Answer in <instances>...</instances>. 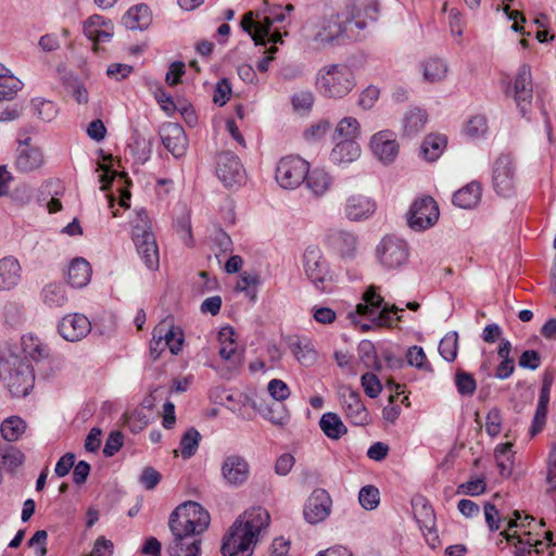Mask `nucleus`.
<instances>
[{"instance_id":"1","label":"nucleus","mask_w":556,"mask_h":556,"mask_svg":"<svg viewBox=\"0 0 556 556\" xmlns=\"http://www.w3.org/2000/svg\"><path fill=\"white\" fill-rule=\"evenodd\" d=\"M269 513L263 507L245 510L231 526L225 536L222 553L224 556H251L262 533L269 526Z\"/></svg>"},{"instance_id":"2","label":"nucleus","mask_w":556,"mask_h":556,"mask_svg":"<svg viewBox=\"0 0 556 556\" xmlns=\"http://www.w3.org/2000/svg\"><path fill=\"white\" fill-rule=\"evenodd\" d=\"M378 13V3L370 1L363 7L356 4L346 5V8L328 18L323 26V30L316 36L320 42L332 43L333 41L358 40L361 33L367 26L364 17L376 20Z\"/></svg>"},{"instance_id":"3","label":"nucleus","mask_w":556,"mask_h":556,"mask_svg":"<svg viewBox=\"0 0 556 556\" xmlns=\"http://www.w3.org/2000/svg\"><path fill=\"white\" fill-rule=\"evenodd\" d=\"M378 290L376 286L368 287L363 294L364 302L357 304L355 311L348 314L351 323L363 332L372 328L393 327L402 321L399 313L404 309L395 304H384Z\"/></svg>"},{"instance_id":"4","label":"nucleus","mask_w":556,"mask_h":556,"mask_svg":"<svg viewBox=\"0 0 556 556\" xmlns=\"http://www.w3.org/2000/svg\"><path fill=\"white\" fill-rule=\"evenodd\" d=\"M355 85L353 70L342 63L323 66L315 77V87L326 99H343L354 89Z\"/></svg>"},{"instance_id":"5","label":"nucleus","mask_w":556,"mask_h":556,"mask_svg":"<svg viewBox=\"0 0 556 556\" xmlns=\"http://www.w3.org/2000/svg\"><path fill=\"white\" fill-rule=\"evenodd\" d=\"M3 382L12 396L24 397L34 388L35 376L31 366L18 355H0V382Z\"/></svg>"},{"instance_id":"6","label":"nucleus","mask_w":556,"mask_h":556,"mask_svg":"<svg viewBox=\"0 0 556 556\" xmlns=\"http://www.w3.org/2000/svg\"><path fill=\"white\" fill-rule=\"evenodd\" d=\"M303 267L306 277L317 290L329 291L333 275L328 261L318 247L306 248L303 253Z\"/></svg>"},{"instance_id":"7","label":"nucleus","mask_w":556,"mask_h":556,"mask_svg":"<svg viewBox=\"0 0 556 556\" xmlns=\"http://www.w3.org/2000/svg\"><path fill=\"white\" fill-rule=\"evenodd\" d=\"M309 164L300 156L288 155L277 164L275 178L283 189H295L304 182Z\"/></svg>"},{"instance_id":"8","label":"nucleus","mask_w":556,"mask_h":556,"mask_svg":"<svg viewBox=\"0 0 556 556\" xmlns=\"http://www.w3.org/2000/svg\"><path fill=\"white\" fill-rule=\"evenodd\" d=\"M516 164L508 153L500 154L493 163L492 184L495 192L502 197H510L516 187Z\"/></svg>"},{"instance_id":"9","label":"nucleus","mask_w":556,"mask_h":556,"mask_svg":"<svg viewBox=\"0 0 556 556\" xmlns=\"http://www.w3.org/2000/svg\"><path fill=\"white\" fill-rule=\"evenodd\" d=\"M379 263L387 269H396L408 260L406 242L396 237H384L376 249Z\"/></svg>"},{"instance_id":"10","label":"nucleus","mask_w":556,"mask_h":556,"mask_svg":"<svg viewBox=\"0 0 556 556\" xmlns=\"http://www.w3.org/2000/svg\"><path fill=\"white\" fill-rule=\"evenodd\" d=\"M440 212L437 202L431 197L417 199L408 212V226L422 231L432 227L439 219Z\"/></svg>"},{"instance_id":"11","label":"nucleus","mask_w":556,"mask_h":556,"mask_svg":"<svg viewBox=\"0 0 556 556\" xmlns=\"http://www.w3.org/2000/svg\"><path fill=\"white\" fill-rule=\"evenodd\" d=\"M220 475L226 485L239 488L250 478V465L245 457L235 453L228 454L223 458Z\"/></svg>"},{"instance_id":"12","label":"nucleus","mask_w":556,"mask_h":556,"mask_svg":"<svg viewBox=\"0 0 556 556\" xmlns=\"http://www.w3.org/2000/svg\"><path fill=\"white\" fill-rule=\"evenodd\" d=\"M332 509V498L325 489H315L306 500L303 516L306 522L317 525L326 520Z\"/></svg>"},{"instance_id":"13","label":"nucleus","mask_w":556,"mask_h":556,"mask_svg":"<svg viewBox=\"0 0 556 556\" xmlns=\"http://www.w3.org/2000/svg\"><path fill=\"white\" fill-rule=\"evenodd\" d=\"M216 175L227 188L239 186L244 180L242 164L232 152H222L217 155Z\"/></svg>"},{"instance_id":"14","label":"nucleus","mask_w":556,"mask_h":556,"mask_svg":"<svg viewBox=\"0 0 556 556\" xmlns=\"http://www.w3.org/2000/svg\"><path fill=\"white\" fill-rule=\"evenodd\" d=\"M514 99L520 113L525 116L533 98L532 74L528 64H522L514 80Z\"/></svg>"},{"instance_id":"15","label":"nucleus","mask_w":556,"mask_h":556,"mask_svg":"<svg viewBox=\"0 0 556 556\" xmlns=\"http://www.w3.org/2000/svg\"><path fill=\"white\" fill-rule=\"evenodd\" d=\"M377 210L376 202L364 194L349 195L343 204V214L350 222H363L370 218Z\"/></svg>"},{"instance_id":"16","label":"nucleus","mask_w":556,"mask_h":556,"mask_svg":"<svg viewBox=\"0 0 556 556\" xmlns=\"http://www.w3.org/2000/svg\"><path fill=\"white\" fill-rule=\"evenodd\" d=\"M61 337L68 342H77L91 331L90 320L83 314H68L58 325Z\"/></svg>"},{"instance_id":"17","label":"nucleus","mask_w":556,"mask_h":556,"mask_svg":"<svg viewBox=\"0 0 556 556\" xmlns=\"http://www.w3.org/2000/svg\"><path fill=\"white\" fill-rule=\"evenodd\" d=\"M160 136L165 149L175 157L185 154L188 147V139L185 129L177 123H165L160 128Z\"/></svg>"},{"instance_id":"18","label":"nucleus","mask_w":556,"mask_h":556,"mask_svg":"<svg viewBox=\"0 0 556 556\" xmlns=\"http://www.w3.org/2000/svg\"><path fill=\"white\" fill-rule=\"evenodd\" d=\"M413 507L415 509L416 521L424 532L429 545L434 548L439 544V536L433 531L435 515L432 507L422 497L415 498L413 501Z\"/></svg>"},{"instance_id":"19","label":"nucleus","mask_w":556,"mask_h":556,"mask_svg":"<svg viewBox=\"0 0 556 556\" xmlns=\"http://www.w3.org/2000/svg\"><path fill=\"white\" fill-rule=\"evenodd\" d=\"M370 148L374 155L382 163H392L399 154V143L395 135L390 130H382L375 134L370 140Z\"/></svg>"},{"instance_id":"20","label":"nucleus","mask_w":556,"mask_h":556,"mask_svg":"<svg viewBox=\"0 0 556 556\" xmlns=\"http://www.w3.org/2000/svg\"><path fill=\"white\" fill-rule=\"evenodd\" d=\"M330 248L345 261H352L358 252V238L346 230H332L327 236Z\"/></svg>"},{"instance_id":"21","label":"nucleus","mask_w":556,"mask_h":556,"mask_svg":"<svg viewBox=\"0 0 556 556\" xmlns=\"http://www.w3.org/2000/svg\"><path fill=\"white\" fill-rule=\"evenodd\" d=\"M218 341L220 344L218 354L229 368L237 369L243 361V353L238 348L235 339V331L231 327H223L218 332Z\"/></svg>"},{"instance_id":"22","label":"nucleus","mask_w":556,"mask_h":556,"mask_svg":"<svg viewBox=\"0 0 556 556\" xmlns=\"http://www.w3.org/2000/svg\"><path fill=\"white\" fill-rule=\"evenodd\" d=\"M283 20V13H273V17L265 16L262 22H254L253 12H248L242 17L241 27L252 37L257 46V43H263L265 37L269 35L273 23L282 22Z\"/></svg>"},{"instance_id":"23","label":"nucleus","mask_w":556,"mask_h":556,"mask_svg":"<svg viewBox=\"0 0 556 556\" xmlns=\"http://www.w3.org/2000/svg\"><path fill=\"white\" fill-rule=\"evenodd\" d=\"M342 406L346 419L355 426H366L370 421V416L361 400V395L352 390L343 394Z\"/></svg>"},{"instance_id":"24","label":"nucleus","mask_w":556,"mask_h":556,"mask_svg":"<svg viewBox=\"0 0 556 556\" xmlns=\"http://www.w3.org/2000/svg\"><path fill=\"white\" fill-rule=\"evenodd\" d=\"M154 338H157L156 345L163 344L175 355L180 352L184 343L182 332L166 320L154 328Z\"/></svg>"},{"instance_id":"25","label":"nucleus","mask_w":556,"mask_h":556,"mask_svg":"<svg viewBox=\"0 0 556 556\" xmlns=\"http://www.w3.org/2000/svg\"><path fill=\"white\" fill-rule=\"evenodd\" d=\"M172 535L173 541L168 545L170 556H200V536L184 533H172Z\"/></svg>"},{"instance_id":"26","label":"nucleus","mask_w":556,"mask_h":556,"mask_svg":"<svg viewBox=\"0 0 556 556\" xmlns=\"http://www.w3.org/2000/svg\"><path fill=\"white\" fill-rule=\"evenodd\" d=\"M22 279V267L14 256L0 260V291L13 290Z\"/></svg>"},{"instance_id":"27","label":"nucleus","mask_w":556,"mask_h":556,"mask_svg":"<svg viewBox=\"0 0 556 556\" xmlns=\"http://www.w3.org/2000/svg\"><path fill=\"white\" fill-rule=\"evenodd\" d=\"M481 194V185L477 181H471L454 193L453 203L460 208L471 210L480 202Z\"/></svg>"},{"instance_id":"28","label":"nucleus","mask_w":556,"mask_h":556,"mask_svg":"<svg viewBox=\"0 0 556 556\" xmlns=\"http://www.w3.org/2000/svg\"><path fill=\"white\" fill-rule=\"evenodd\" d=\"M43 164V155L39 148L25 144L18 149L15 166L20 172L28 173Z\"/></svg>"},{"instance_id":"29","label":"nucleus","mask_w":556,"mask_h":556,"mask_svg":"<svg viewBox=\"0 0 556 556\" xmlns=\"http://www.w3.org/2000/svg\"><path fill=\"white\" fill-rule=\"evenodd\" d=\"M152 22L151 11L146 4L131 7L123 16V24L131 30H142L149 27Z\"/></svg>"},{"instance_id":"30","label":"nucleus","mask_w":556,"mask_h":556,"mask_svg":"<svg viewBox=\"0 0 556 556\" xmlns=\"http://www.w3.org/2000/svg\"><path fill=\"white\" fill-rule=\"evenodd\" d=\"M304 182L315 198H321L329 191L332 185V178L326 170L315 168L307 172Z\"/></svg>"},{"instance_id":"31","label":"nucleus","mask_w":556,"mask_h":556,"mask_svg":"<svg viewBox=\"0 0 556 556\" xmlns=\"http://www.w3.org/2000/svg\"><path fill=\"white\" fill-rule=\"evenodd\" d=\"M91 266L83 257L73 260L68 266L67 280L74 288H83L88 285L91 279Z\"/></svg>"},{"instance_id":"32","label":"nucleus","mask_w":556,"mask_h":556,"mask_svg":"<svg viewBox=\"0 0 556 556\" xmlns=\"http://www.w3.org/2000/svg\"><path fill=\"white\" fill-rule=\"evenodd\" d=\"M135 245L147 268L156 270L160 265V255L154 235H148L144 240L135 242Z\"/></svg>"},{"instance_id":"33","label":"nucleus","mask_w":556,"mask_h":556,"mask_svg":"<svg viewBox=\"0 0 556 556\" xmlns=\"http://www.w3.org/2000/svg\"><path fill=\"white\" fill-rule=\"evenodd\" d=\"M361 155V147L355 140H340L330 153L334 164H348L357 160Z\"/></svg>"},{"instance_id":"34","label":"nucleus","mask_w":556,"mask_h":556,"mask_svg":"<svg viewBox=\"0 0 556 556\" xmlns=\"http://www.w3.org/2000/svg\"><path fill=\"white\" fill-rule=\"evenodd\" d=\"M428 122V115L425 110L420 108H413L408 110L402 122L403 136L414 137L424 130Z\"/></svg>"},{"instance_id":"35","label":"nucleus","mask_w":556,"mask_h":556,"mask_svg":"<svg viewBox=\"0 0 556 556\" xmlns=\"http://www.w3.org/2000/svg\"><path fill=\"white\" fill-rule=\"evenodd\" d=\"M319 427L324 434L330 440H339L348 432V428L340 416L332 412L323 414L319 419Z\"/></svg>"},{"instance_id":"36","label":"nucleus","mask_w":556,"mask_h":556,"mask_svg":"<svg viewBox=\"0 0 556 556\" xmlns=\"http://www.w3.org/2000/svg\"><path fill=\"white\" fill-rule=\"evenodd\" d=\"M178 511L186 513L189 518L200 530H207L211 521L208 511L199 503L188 501L176 507Z\"/></svg>"},{"instance_id":"37","label":"nucleus","mask_w":556,"mask_h":556,"mask_svg":"<svg viewBox=\"0 0 556 556\" xmlns=\"http://www.w3.org/2000/svg\"><path fill=\"white\" fill-rule=\"evenodd\" d=\"M168 527L172 533H184L200 536L205 530H200L193 521L186 517V513H180L176 508L169 516Z\"/></svg>"},{"instance_id":"38","label":"nucleus","mask_w":556,"mask_h":556,"mask_svg":"<svg viewBox=\"0 0 556 556\" xmlns=\"http://www.w3.org/2000/svg\"><path fill=\"white\" fill-rule=\"evenodd\" d=\"M22 87L23 83L0 65V102L13 100Z\"/></svg>"},{"instance_id":"39","label":"nucleus","mask_w":556,"mask_h":556,"mask_svg":"<svg viewBox=\"0 0 556 556\" xmlns=\"http://www.w3.org/2000/svg\"><path fill=\"white\" fill-rule=\"evenodd\" d=\"M22 350L26 357L38 362L49 356V348L36 336L25 334L22 337Z\"/></svg>"},{"instance_id":"40","label":"nucleus","mask_w":556,"mask_h":556,"mask_svg":"<svg viewBox=\"0 0 556 556\" xmlns=\"http://www.w3.org/2000/svg\"><path fill=\"white\" fill-rule=\"evenodd\" d=\"M448 72L447 64L439 58H430L422 63L424 79L428 83H439L443 80Z\"/></svg>"},{"instance_id":"41","label":"nucleus","mask_w":556,"mask_h":556,"mask_svg":"<svg viewBox=\"0 0 556 556\" xmlns=\"http://www.w3.org/2000/svg\"><path fill=\"white\" fill-rule=\"evenodd\" d=\"M41 299L49 307H62L67 302L65 287L62 283H49L43 287Z\"/></svg>"},{"instance_id":"42","label":"nucleus","mask_w":556,"mask_h":556,"mask_svg":"<svg viewBox=\"0 0 556 556\" xmlns=\"http://www.w3.org/2000/svg\"><path fill=\"white\" fill-rule=\"evenodd\" d=\"M104 24L102 16L93 15L85 22L84 33L94 43L105 42L111 38L112 34L106 29L100 28Z\"/></svg>"},{"instance_id":"43","label":"nucleus","mask_w":556,"mask_h":556,"mask_svg":"<svg viewBox=\"0 0 556 556\" xmlns=\"http://www.w3.org/2000/svg\"><path fill=\"white\" fill-rule=\"evenodd\" d=\"M446 146V138L441 135H429L421 144V154L429 162L435 161Z\"/></svg>"},{"instance_id":"44","label":"nucleus","mask_w":556,"mask_h":556,"mask_svg":"<svg viewBox=\"0 0 556 556\" xmlns=\"http://www.w3.org/2000/svg\"><path fill=\"white\" fill-rule=\"evenodd\" d=\"M513 444L507 442L503 444H498L494 450V457L496 460V465L500 470V475L503 477H508L513 471L514 456L511 453Z\"/></svg>"},{"instance_id":"45","label":"nucleus","mask_w":556,"mask_h":556,"mask_svg":"<svg viewBox=\"0 0 556 556\" xmlns=\"http://www.w3.org/2000/svg\"><path fill=\"white\" fill-rule=\"evenodd\" d=\"M26 429L25 421L17 417L11 416L4 419L0 426V433L8 442H14L20 439Z\"/></svg>"},{"instance_id":"46","label":"nucleus","mask_w":556,"mask_h":556,"mask_svg":"<svg viewBox=\"0 0 556 556\" xmlns=\"http://www.w3.org/2000/svg\"><path fill=\"white\" fill-rule=\"evenodd\" d=\"M359 134V123L355 117H343L334 130L336 140H355Z\"/></svg>"},{"instance_id":"47","label":"nucleus","mask_w":556,"mask_h":556,"mask_svg":"<svg viewBox=\"0 0 556 556\" xmlns=\"http://www.w3.org/2000/svg\"><path fill=\"white\" fill-rule=\"evenodd\" d=\"M24 462V454L14 446H0V468L13 471Z\"/></svg>"},{"instance_id":"48","label":"nucleus","mask_w":556,"mask_h":556,"mask_svg":"<svg viewBox=\"0 0 556 556\" xmlns=\"http://www.w3.org/2000/svg\"><path fill=\"white\" fill-rule=\"evenodd\" d=\"M131 227L134 242L144 240L148 235H154L151 231V222L144 210H139L136 212V217L131 222Z\"/></svg>"},{"instance_id":"49","label":"nucleus","mask_w":556,"mask_h":556,"mask_svg":"<svg viewBox=\"0 0 556 556\" xmlns=\"http://www.w3.org/2000/svg\"><path fill=\"white\" fill-rule=\"evenodd\" d=\"M201 435L194 428L188 429L180 440V454L184 459L191 458L199 448Z\"/></svg>"},{"instance_id":"50","label":"nucleus","mask_w":556,"mask_h":556,"mask_svg":"<svg viewBox=\"0 0 556 556\" xmlns=\"http://www.w3.org/2000/svg\"><path fill=\"white\" fill-rule=\"evenodd\" d=\"M3 320L11 328H17L25 321V313L22 304L17 302H8L3 306Z\"/></svg>"},{"instance_id":"51","label":"nucleus","mask_w":556,"mask_h":556,"mask_svg":"<svg viewBox=\"0 0 556 556\" xmlns=\"http://www.w3.org/2000/svg\"><path fill=\"white\" fill-rule=\"evenodd\" d=\"M458 334L456 331L447 332L440 341L439 353L447 362H453L457 356Z\"/></svg>"},{"instance_id":"52","label":"nucleus","mask_w":556,"mask_h":556,"mask_svg":"<svg viewBox=\"0 0 556 556\" xmlns=\"http://www.w3.org/2000/svg\"><path fill=\"white\" fill-rule=\"evenodd\" d=\"M31 105L38 117L45 122H50L58 115V108L54 102L50 100L35 99Z\"/></svg>"},{"instance_id":"53","label":"nucleus","mask_w":556,"mask_h":556,"mask_svg":"<svg viewBox=\"0 0 556 556\" xmlns=\"http://www.w3.org/2000/svg\"><path fill=\"white\" fill-rule=\"evenodd\" d=\"M465 134L470 138H480L488 131V121L484 115H475L466 124Z\"/></svg>"},{"instance_id":"54","label":"nucleus","mask_w":556,"mask_h":556,"mask_svg":"<svg viewBox=\"0 0 556 556\" xmlns=\"http://www.w3.org/2000/svg\"><path fill=\"white\" fill-rule=\"evenodd\" d=\"M358 501L363 508L375 509L380 501L379 490L374 485H366L359 490Z\"/></svg>"},{"instance_id":"55","label":"nucleus","mask_w":556,"mask_h":556,"mask_svg":"<svg viewBox=\"0 0 556 556\" xmlns=\"http://www.w3.org/2000/svg\"><path fill=\"white\" fill-rule=\"evenodd\" d=\"M315 97L309 90L300 91L293 94L291 102L298 113H308L314 104Z\"/></svg>"},{"instance_id":"56","label":"nucleus","mask_w":556,"mask_h":556,"mask_svg":"<svg viewBox=\"0 0 556 556\" xmlns=\"http://www.w3.org/2000/svg\"><path fill=\"white\" fill-rule=\"evenodd\" d=\"M501 535H503L508 542H514V544L516 546L515 556H529V554L531 553V549H530L531 546H535L536 547L535 552L540 553L539 546L542 545L541 541H536L533 544L530 542H527V546H526L523 544L522 539L519 535H517L516 533L510 534L507 531H503L501 533Z\"/></svg>"},{"instance_id":"57","label":"nucleus","mask_w":556,"mask_h":556,"mask_svg":"<svg viewBox=\"0 0 556 556\" xmlns=\"http://www.w3.org/2000/svg\"><path fill=\"white\" fill-rule=\"evenodd\" d=\"M262 415L265 419L278 427H283L290 421V415L282 406H270Z\"/></svg>"},{"instance_id":"58","label":"nucleus","mask_w":556,"mask_h":556,"mask_svg":"<svg viewBox=\"0 0 556 556\" xmlns=\"http://www.w3.org/2000/svg\"><path fill=\"white\" fill-rule=\"evenodd\" d=\"M455 383L457 391L462 395H472L477 388L473 377L465 371H458L456 374Z\"/></svg>"},{"instance_id":"59","label":"nucleus","mask_w":556,"mask_h":556,"mask_svg":"<svg viewBox=\"0 0 556 556\" xmlns=\"http://www.w3.org/2000/svg\"><path fill=\"white\" fill-rule=\"evenodd\" d=\"M361 380L367 396L375 399L381 393L382 384L375 374L366 372Z\"/></svg>"},{"instance_id":"60","label":"nucleus","mask_w":556,"mask_h":556,"mask_svg":"<svg viewBox=\"0 0 556 556\" xmlns=\"http://www.w3.org/2000/svg\"><path fill=\"white\" fill-rule=\"evenodd\" d=\"M330 129V123L326 119H321L313 125H311L305 131H304V138L307 141H318L323 139L326 134Z\"/></svg>"},{"instance_id":"61","label":"nucleus","mask_w":556,"mask_h":556,"mask_svg":"<svg viewBox=\"0 0 556 556\" xmlns=\"http://www.w3.org/2000/svg\"><path fill=\"white\" fill-rule=\"evenodd\" d=\"M486 488L485 481L483 478H476L472 480H469L465 483H462L458 489V494H466L470 496H477L482 493H484Z\"/></svg>"},{"instance_id":"62","label":"nucleus","mask_w":556,"mask_h":556,"mask_svg":"<svg viewBox=\"0 0 556 556\" xmlns=\"http://www.w3.org/2000/svg\"><path fill=\"white\" fill-rule=\"evenodd\" d=\"M258 282V279L254 275H250L248 273H243L240 276L239 281L237 282L236 289L242 292H245L248 296L251 299H255L256 290L255 286Z\"/></svg>"},{"instance_id":"63","label":"nucleus","mask_w":556,"mask_h":556,"mask_svg":"<svg viewBox=\"0 0 556 556\" xmlns=\"http://www.w3.org/2000/svg\"><path fill=\"white\" fill-rule=\"evenodd\" d=\"M547 493L556 492V444L552 446L547 463Z\"/></svg>"},{"instance_id":"64","label":"nucleus","mask_w":556,"mask_h":556,"mask_svg":"<svg viewBox=\"0 0 556 556\" xmlns=\"http://www.w3.org/2000/svg\"><path fill=\"white\" fill-rule=\"evenodd\" d=\"M268 392L276 401H285L290 395L289 387L280 379H273L268 383Z\"/></svg>"}]
</instances>
